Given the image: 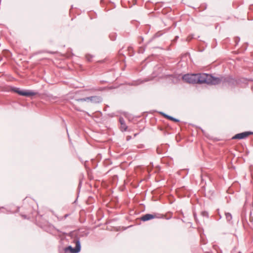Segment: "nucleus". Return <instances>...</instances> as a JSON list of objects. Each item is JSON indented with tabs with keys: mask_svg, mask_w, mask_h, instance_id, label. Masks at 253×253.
<instances>
[{
	"mask_svg": "<svg viewBox=\"0 0 253 253\" xmlns=\"http://www.w3.org/2000/svg\"><path fill=\"white\" fill-rule=\"evenodd\" d=\"M216 78L206 73L197 74V84H218V83L216 82V81H217Z\"/></svg>",
	"mask_w": 253,
	"mask_h": 253,
	"instance_id": "1",
	"label": "nucleus"
},
{
	"mask_svg": "<svg viewBox=\"0 0 253 253\" xmlns=\"http://www.w3.org/2000/svg\"><path fill=\"white\" fill-rule=\"evenodd\" d=\"M216 79L217 80L216 81V82L218 83V84H222L223 85H228L229 86H232L234 85L237 83L235 79L229 76H221L220 77H217Z\"/></svg>",
	"mask_w": 253,
	"mask_h": 253,
	"instance_id": "2",
	"label": "nucleus"
},
{
	"mask_svg": "<svg viewBox=\"0 0 253 253\" xmlns=\"http://www.w3.org/2000/svg\"><path fill=\"white\" fill-rule=\"evenodd\" d=\"M77 101H90L93 103H101L102 101V99L100 96H92L90 97H86L83 98H79L76 99Z\"/></svg>",
	"mask_w": 253,
	"mask_h": 253,
	"instance_id": "3",
	"label": "nucleus"
},
{
	"mask_svg": "<svg viewBox=\"0 0 253 253\" xmlns=\"http://www.w3.org/2000/svg\"><path fill=\"white\" fill-rule=\"evenodd\" d=\"M182 79L187 83L192 84H197V74H185L183 76Z\"/></svg>",
	"mask_w": 253,
	"mask_h": 253,
	"instance_id": "4",
	"label": "nucleus"
},
{
	"mask_svg": "<svg viewBox=\"0 0 253 253\" xmlns=\"http://www.w3.org/2000/svg\"><path fill=\"white\" fill-rule=\"evenodd\" d=\"M76 243V247L73 248L72 246H69L66 248V251H70L71 253H78L81 250V244L79 239L74 240Z\"/></svg>",
	"mask_w": 253,
	"mask_h": 253,
	"instance_id": "5",
	"label": "nucleus"
},
{
	"mask_svg": "<svg viewBox=\"0 0 253 253\" xmlns=\"http://www.w3.org/2000/svg\"><path fill=\"white\" fill-rule=\"evenodd\" d=\"M13 91L18 94L22 96H29L35 95V93L32 91H27L20 90L19 88H14Z\"/></svg>",
	"mask_w": 253,
	"mask_h": 253,
	"instance_id": "6",
	"label": "nucleus"
},
{
	"mask_svg": "<svg viewBox=\"0 0 253 253\" xmlns=\"http://www.w3.org/2000/svg\"><path fill=\"white\" fill-rule=\"evenodd\" d=\"M253 134V132L250 131H246L240 133H238L234 136L232 139H244L248 137L249 135Z\"/></svg>",
	"mask_w": 253,
	"mask_h": 253,
	"instance_id": "7",
	"label": "nucleus"
},
{
	"mask_svg": "<svg viewBox=\"0 0 253 253\" xmlns=\"http://www.w3.org/2000/svg\"><path fill=\"white\" fill-rule=\"evenodd\" d=\"M156 217V215L152 214H146L142 216L140 219L143 221H146L152 219H154Z\"/></svg>",
	"mask_w": 253,
	"mask_h": 253,
	"instance_id": "8",
	"label": "nucleus"
},
{
	"mask_svg": "<svg viewBox=\"0 0 253 253\" xmlns=\"http://www.w3.org/2000/svg\"><path fill=\"white\" fill-rule=\"evenodd\" d=\"M120 124H121V130L124 131H126V129H127V126L126 125V124L125 123V121L123 119V118H120Z\"/></svg>",
	"mask_w": 253,
	"mask_h": 253,
	"instance_id": "9",
	"label": "nucleus"
},
{
	"mask_svg": "<svg viewBox=\"0 0 253 253\" xmlns=\"http://www.w3.org/2000/svg\"><path fill=\"white\" fill-rule=\"evenodd\" d=\"M164 116L166 118L169 119V120H171V121H173L175 122H178L179 121L177 119H175L172 117H171L170 116H169V115H166V114H164Z\"/></svg>",
	"mask_w": 253,
	"mask_h": 253,
	"instance_id": "10",
	"label": "nucleus"
},
{
	"mask_svg": "<svg viewBox=\"0 0 253 253\" xmlns=\"http://www.w3.org/2000/svg\"><path fill=\"white\" fill-rule=\"evenodd\" d=\"M225 215L227 221H230V220H231V219L232 218V215H231V214L230 213H229V212H226Z\"/></svg>",
	"mask_w": 253,
	"mask_h": 253,
	"instance_id": "11",
	"label": "nucleus"
},
{
	"mask_svg": "<svg viewBox=\"0 0 253 253\" xmlns=\"http://www.w3.org/2000/svg\"><path fill=\"white\" fill-rule=\"evenodd\" d=\"M88 90H89L91 92H95V91H100V90H101V89L100 88H92L88 89Z\"/></svg>",
	"mask_w": 253,
	"mask_h": 253,
	"instance_id": "12",
	"label": "nucleus"
},
{
	"mask_svg": "<svg viewBox=\"0 0 253 253\" xmlns=\"http://www.w3.org/2000/svg\"><path fill=\"white\" fill-rule=\"evenodd\" d=\"M86 58L88 61H91V59L92 58V56L90 55H86Z\"/></svg>",
	"mask_w": 253,
	"mask_h": 253,
	"instance_id": "13",
	"label": "nucleus"
},
{
	"mask_svg": "<svg viewBox=\"0 0 253 253\" xmlns=\"http://www.w3.org/2000/svg\"><path fill=\"white\" fill-rule=\"evenodd\" d=\"M202 214L204 216H206V217L208 216V213L206 211H203L202 212Z\"/></svg>",
	"mask_w": 253,
	"mask_h": 253,
	"instance_id": "14",
	"label": "nucleus"
},
{
	"mask_svg": "<svg viewBox=\"0 0 253 253\" xmlns=\"http://www.w3.org/2000/svg\"><path fill=\"white\" fill-rule=\"evenodd\" d=\"M76 110H77L78 111H81L78 108H75Z\"/></svg>",
	"mask_w": 253,
	"mask_h": 253,
	"instance_id": "15",
	"label": "nucleus"
}]
</instances>
